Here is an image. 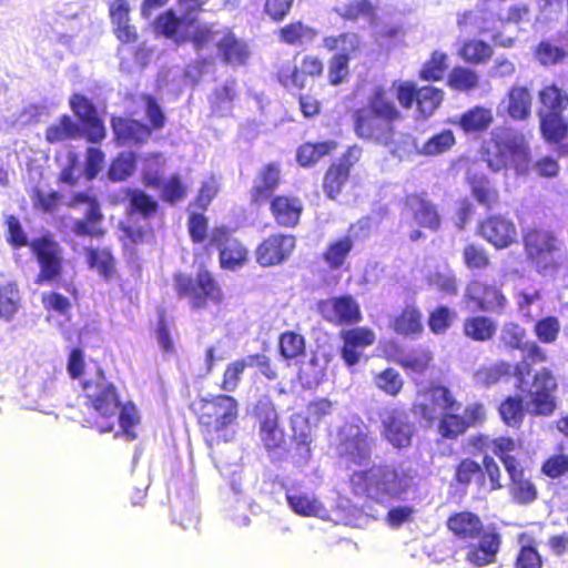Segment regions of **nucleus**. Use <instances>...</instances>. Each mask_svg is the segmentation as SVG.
<instances>
[{
	"instance_id": "obj_35",
	"label": "nucleus",
	"mask_w": 568,
	"mask_h": 568,
	"mask_svg": "<svg viewBox=\"0 0 568 568\" xmlns=\"http://www.w3.org/2000/svg\"><path fill=\"white\" fill-rule=\"evenodd\" d=\"M473 199L486 211H491L500 203L498 189L485 174L471 173L466 178Z\"/></svg>"
},
{
	"instance_id": "obj_62",
	"label": "nucleus",
	"mask_w": 568,
	"mask_h": 568,
	"mask_svg": "<svg viewBox=\"0 0 568 568\" xmlns=\"http://www.w3.org/2000/svg\"><path fill=\"white\" fill-rule=\"evenodd\" d=\"M20 306V293L17 283L0 284V318L11 321Z\"/></svg>"
},
{
	"instance_id": "obj_47",
	"label": "nucleus",
	"mask_w": 568,
	"mask_h": 568,
	"mask_svg": "<svg viewBox=\"0 0 568 568\" xmlns=\"http://www.w3.org/2000/svg\"><path fill=\"white\" fill-rule=\"evenodd\" d=\"M513 366L506 361L484 364L474 372V381L483 387H490L511 376Z\"/></svg>"
},
{
	"instance_id": "obj_38",
	"label": "nucleus",
	"mask_w": 568,
	"mask_h": 568,
	"mask_svg": "<svg viewBox=\"0 0 568 568\" xmlns=\"http://www.w3.org/2000/svg\"><path fill=\"white\" fill-rule=\"evenodd\" d=\"M353 248V237L349 234L343 235L327 243L321 258L329 271H338L347 266Z\"/></svg>"
},
{
	"instance_id": "obj_36",
	"label": "nucleus",
	"mask_w": 568,
	"mask_h": 568,
	"mask_svg": "<svg viewBox=\"0 0 568 568\" xmlns=\"http://www.w3.org/2000/svg\"><path fill=\"white\" fill-rule=\"evenodd\" d=\"M125 196L128 199L125 211L129 217L149 221L160 213L159 202L144 190L128 187Z\"/></svg>"
},
{
	"instance_id": "obj_18",
	"label": "nucleus",
	"mask_w": 568,
	"mask_h": 568,
	"mask_svg": "<svg viewBox=\"0 0 568 568\" xmlns=\"http://www.w3.org/2000/svg\"><path fill=\"white\" fill-rule=\"evenodd\" d=\"M558 379L555 373L542 367L531 376L530 399L531 414L535 416H551L557 409Z\"/></svg>"
},
{
	"instance_id": "obj_6",
	"label": "nucleus",
	"mask_w": 568,
	"mask_h": 568,
	"mask_svg": "<svg viewBox=\"0 0 568 568\" xmlns=\"http://www.w3.org/2000/svg\"><path fill=\"white\" fill-rule=\"evenodd\" d=\"M191 410L196 417L200 433L209 448L231 438L226 429L239 418L237 400L226 394L199 397L191 404Z\"/></svg>"
},
{
	"instance_id": "obj_22",
	"label": "nucleus",
	"mask_w": 568,
	"mask_h": 568,
	"mask_svg": "<svg viewBox=\"0 0 568 568\" xmlns=\"http://www.w3.org/2000/svg\"><path fill=\"white\" fill-rule=\"evenodd\" d=\"M414 433L415 427L406 409L392 407L385 410L382 417L381 435L394 448L403 449L409 447Z\"/></svg>"
},
{
	"instance_id": "obj_60",
	"label": "nucleus",
	"mask_w": 568,
	"mask_h": 568,
	"mask_svg": "<svg viewBox=\"0 0 568 568\" xmlns=\"http://www.w3.org/2000/svg\"><path fill=\"white\" fill-rule=\"evenodd\" d=\"M102 221L103 214L101 210L87 211L83 219L74 221L72 232L77 236L101 239L105 234V230L101 226Z\"/></svg>"
},
{
	"instance_id": "obj_9",
	"label": "nucleus",
	"mask_w": 568,
	"mask_h": 568,
	"mask_svg": "<svg viewBox=\"0 0 568 568\" xmlns=\"http://www.w3.org/2000/svg\"><path fill=\"white\" fill-rule=\"evenodd\" d=\"M173 282L178 297L186 300L192 311L220 307L225 301L220 282L205 265H202L194 276L182 272L175 273Z\"/></svg>"
},
{
	"instance_id": "obj_59",
	"label": "nucleus",
	"mask_w": 568,
	"mask_h": 568,
	"mask_svg": "<svg viewBox=\"0 0 568 568\" xmlns=\"http://www.w3.org/2000/svg\"><path fill=\"white\" fill-rule=\"evenodd\" d=\"M373 383L375 387L389 397H397L404 388V378L394 367L374 374Z\"/></svg>"
},
{
	"instance_id": "obj_45",
	"label": "nucleus",
	"mask_w": 568,
	"mask_h": 568,
	"mask_svg": "<svg viewBox=\"0 0 568 568\" xmlns=\"http://www.w3.org/2000/svg\"><path fill=\"white\" fill-rule=\"evenodd\" d=\"M373 443L367 430L358 429L344 440L345 454L354 464L362 465L371 459Z\"/></svg>"
},
{
	"instance_id": "obj_10",
	"label": "nucleus",
	"mask_w": 568,
	"mask_h": 568,
	"mask_svg": "<svg viewBox=\"0 0 568 568\" xmlns=\"http://www.w3.org/2000/svg\"><path fill=\"white\" fill-rule=\"evenodd\" d=\"M463 448L469 454L465 445H463ZM470 455L477 456L478 454L470 453ZM481 455L480 463L471 457L459 459L454 467V481L463 487L474 484L479 491L503 489V474L498 463L488 454V450Z\"/></svg>"
},
{
	"instance_id": "obj_30",
	"label": "nucleus",
	"mask_w": 568,
	"mask_h": 568,
	"mask_svg": "<svg viewBox=\"0 0 568 568\" xmlns=\"http://www.w3.org/2000/svg\"><path fill=\"white\" fill-rule=\"evenodd\" d=\"M111 129L113 140L118 145H141L151 136V129L148 124L124 116H112Z\"/></svg>"
},
{
	"instance_id": "obj_37",
	"label": "nucleus",
	"mask_w": 568,
	"mask_h": 568,
	"mask_svg": "<svg viewBox=\"0 0 568 568\" xmlns=\"http://www.w3.org/2000/svg\"><path fill=\"white\" fill-rule=\"evenodd\" d=\"M221 60L232 67L244 65L250 58L247 44L232 31H227L216 43Z\"/></svg>"
},
{
	"instance_id": "obj_56",
	"label": "nucleus",
	"mask_w": 568,
	"mask_h": 568,
	"mask_svg": "<svg viewBox=\"0 0 568 568\" xmlns=\"http://www.w3.org/2000/svg\"><path fill=\"white\" fill-rule=\"evenodd\" d=\"M334 11L346 22H356L359 19L373 20L376 17V9L371 0H351L335 8Z\"/></svg>"
},
{
	"instance_id": "obj_34",
	"label": "nucleus",
	"mask_w": 568,
	"mask_h": 568,
	"mask_svg": "<svg viewBox=\"0 0 568 568\" xmlns=\"http://www.w3.org/2000/svg\"><path fill=\"white\" fill-rule=\"evenodd\" d=\"M494 121L493 109L477 104L463 112L454 123L465 134H481L490 129Z\"/></svg>"
},
{
	"instance_id": "obj_44",
	"label": "nucleus",
	"mask_w": 568,
	"mask_h": 568,
	"mask_svg": "<svg viewBox=\"0 0 568 568\" xmlns=\"http://www.w3.org/2000/svg\"><path fill=\"white\" fill-rule=\"evenodd\" d=\"M276 36L283 44L302 47L307 42H312L317 36V31L302 20H293L278 28Z\"/></svg>"
},
{
	"instance_id": "obj_11",
	"label": "nucleus",
	"mask_w": 568,
	"mask_h": 568,
	"mask_svg": "<svg viewBox=\"0 0 568 568\" xmlns=\"http://www.w3.org/2000/svg\"><path fill=\"white\" fill-rule=\"evenodd\" d=\"M521 242L526 258L538 270L557 267L556 257L562 243L552 230L539 226L523 229Z\"/></svg>"
},
{
	"instance_id": "obj_24",
	"label": "nucleus",
	"mask_w": 568,
	"mask_h": 568,
	"mask_svg": "<svg viewBox=\"0 0 568 568\" xmlns=\"http://www.w3.org/2000/svg\"><path fill=\"white\" fill-rule=\"evenodd\" d=\"M338 336L342 341L339 355L348 367L357 365L361 362L364 351L373 346L376 341L375 332L367 326H355L342 329Z\"/></svg>"
},
{
	"instance_id": "obj_27",
	"label": "nucleus",
	"mask_w": 568,
	"mask_h": 568,
	"mask_svg": "<svg viewBox=\"0 0 568 568\" xmlns=\"http://www.w3.org/2000/svg\"><path fill=\"white\" fill-rule=\"evenodd\" d=\"M196 18L190 14L179 17L173 9L160 13L154 22V30L175 44L181 45L187 42V30L194 27Z\"/></svg>"
},
{
	"instance_id": "obj_58",
	"label": "nucleus",
	"mask_w": 568,
	"mask_h": 568,
	"mask_svg": "<svg viewBox=\"0 0 568 568\" xmlns=\"http://www.w3.org/2000/svg\"><path fill=\"white\" fill-rule=\"evenodd\" d=\"M433 359V353L428 348L418 347L408 355L393 361L407 373L424 374L430 368Z\"/></svg>"
},
{
	"instance_id": "obj_40",
	"label": "nucleus",
	"mask_w": 568,
	"mask_h": 568,
	"mask_svg": "<svg viewBox=\"0 0 568 568\" xmlns=\"http://www.w3.org/2000/svg\"><path fill=\"white\" fill-rule=\"evenodd\" d=\"M390 327L397 335L419 336L424 332L423 314L416 305H406L392 318Z\"/></svg>"
},
{
	"instance_id": "obj_39",
	"label": "nucleus",
	"mask_w": 568,
	"mask_h": 568,
	"mask_svg": "<svg viewBox=\"0 0 568 568\" xmlns=\"http://www.w3.org/2000/svg\"><path fill=\"white\" fill-rule=\"evenodd\" d=\"M538 100L539 119L542 115H562L568 108V93L555 83L544 85L538 92Z\"/></svg>"
},
{
	"instance_id": "obj_19",
	"label": "nucleus",
	"mask_w": 568,
	"mask_h": 568,
	"mask_svg": "<svg viewBox=\"0 0 568 568\" xmlns=\"http://www.w3.org/2000/svg\"><path fill=\"white\" fill-rule=\"evenodd\" d=\"M333 403L327 398H317L307 404V418L302 414L291 416L292 440L296 445L297 454L301 457H308L311 453V429L308 420L320 423L332 413Z\"/></svg>"
},
{
	"instance_id": "obj_51",
	"label": "nucleus",
	"mask_w": 568,
	"mask_h": 568,
	"mask_svg": "<svg viewBox=\"0 0 568 568\" xmlns=\"http://www.w3.org/2000/svg\"><path fill=\"white\" fill-rule=\"evenodd\" d=\"M493 54V47L480 39H468L463 42L458 50L460 59L473 65L487 63L491 59Z\"/></svg>"
},
{
	"instance_id": "obj_8",
	"label": "nucleus",
	"mask_w": 568,
	"mask_h": 568,
	"mask_svg": "<svg viewBox=\"0 0 568 568\" xmlns=\"http://www.w3.org/2000/svg\"><path fill=\"white\" fill-rule=\"evenodd\" d=\"M81 386L85 406L93 412V417L88 419L90 427L100 433L112 432L122 404L118 387L102 372L93 378L84 379Z\"/></svg>"
},
{
	"instance_id": "obj_41",
	"label": "nucleus",
	"mask_w": 568,
	"mask_h": 568,
	"mask_svg": "<svg viewBox=\"0 0 568 568\" xmlns=\"http://www.w3.org/2000/svg\"><path fill=\"white\" fill-rule=\"evenodd\" d=\"M89 268L94 270L103 280L110 281L116 275V260L109 247H84Z\"/></svg>"
},
{
	"instance_id": "obj_54",
	"label": "nucleus",
	"mask_w": 568,
	"mask_h": 568,
	"mask_svg": "<svg viewBox=\"0 0 568 568\" xmlns=\"http://www.w3.org/2000/svg\"><path fill=\"white\" fill-rule=\"evenodd\" d=\"M159 190L160 200L172 206L183 202L189 195V186L178 173L171 174L166 180H163Z\"/></svg>"
},
{
	"instance_id": "obj_32",
	"label": "nucleus",
	"mask_w": 568,
	"mask_h": 568,
	"mask_svg": "<svg viewBox=\"0 0 568 568\" xmlns=\"http://www.w3.org/2000/svg\"><path fill=\"white\" fill-rule=\"evenodd\" d=\"M496 146L498 148L496 158L487 159L489 168L494 171L505 168L509 158L529 154V148L523 134H506L496 141Z\"/></svg>"
},
{
	"instance_id": "obj_21",
	"label": "nucleus",
	"mask_w": 568,
	"mask_h": 568,
	"mask_svg": "<svg viewBox=\"0 0 568 568\" xmlns=\"http://www.w3.org/2000/svg\"><path fill=\"white\" fill-rule=\"evenodd\" d=\"M476 233L496 250H505L518 242L516 224L501 214H490L480 220Z\"/></svg>"
},
{
	"instance_id": "obj_42",
	"label": "nucleus",
	"mask_w": 568,
	"mask_h": 568,
	"mask_svg": "<svg viewBox=\"0 0 568 568\" xmlns=\"http://www.w3.org/2000/svg\"><path fill=\"white\" fill-rule=\"evenodd\" d=\"M497 331L496 322L481 314L470 315L464 318L462 324L463 335L477 343H486L493 339Z\"/></svg>"
},
{
	"instance_id": "obj_50",
	"label": "nucleus",
	"mask_w": 568,
	"mask_h": 568,
	"mask_svg": "<svg viewBox=\"0 0 568 568\" xmlns=\"http://www.w3.org/2000/svg\"><path fill=\"white\" fill-rule=\"evenodd\" d=\"M277 347L283 359L297 361L306 354V339L295 331H285L278 336Z\"/></svg>"
},
{
	"instance_id": "obj_13",
	"label": "nucleus",
	"mask_w": 568,
	"mask_h": 568,
	"mask_svg": "<svg viewBox=\"0 0 568 568\" xmlns=\"http://www.w3.org/2000/svg\"><path fill=\"white\" fill-rule=\"evenodd\" d=\"M29 248L39 266L36 284L44 285L58 282L63 274L64 257L63 248L53 235L45 233L32 239Z\"/></svg>"
},
{
	"instance_id": "obj_14",
	"label": "nucleus",
	"mask_w": 568,
	"mask_h": 568,
	"mask_svg": "<svg viewBox=\"0 0 568 568\" xmlns=\"http://www.w3.org/2000/svg\"><path fill=\"white\" fill-rule=\"evenodd\" d=\"M393 88L399 105L405 110H410L415 105L417 113L424 119L436 112L445 97L444 90L439 88L417 87L413 81L394 82Z\"/></svg>"
},
{
	"instance_id": "obj_25",
	"label": "nucleus",
	"mask_w": 568,
	"mask_h": 568,
	"mask_svg": "<svg viewBox=\"0 0 568 568\" xmlns=\"http://www.w3.org/2000/svg\"><path fill=\"white\" fill-rule=\"evenodd\" d=\"M295 245L296 239L294 235L270 234L255 248L256 263L263 267L282 264L291 256Z\"/></svg>"
},
{
	"instance_id": "obj_63",
	"label": "nucleus",
	"mask_w": 568,
	"mask_h": 568,
	"mask_svg": "<svg viewBox=\"0 0 568 568\" xmlns=\"http://www.w3.org/2000/svg\"><path fill=\"white\" fill-rule=\"evenodd\" d=\"M535 59L544 67L559 64L568 57V51L551 40H541L534 49Z\"/></svg>"
},
{
	"instance_id": "obj_52",
	"label": "nucleus",
	"mask_w": 568,
	"mask_h": 568,
	"mask_svg": "<svg viewBox=\"0 0 568 568\" xmlns=\"http://www.w3.org/2000/svg\"><path fill=\"white\" fill-rule=\"evenodd\" d=\"M326 376V366L316 356L308 361H301L297 369V381L303 388L313 389L323 383Z\"/></svg>"
},
{
	"instance_id": "obj_26",
	"label": "nucleus",
	"mask_w": 568,
	"mask_h": 568,
	"mask_svg": "<svg viewBox=\"0 0 568 568\" xmlns=\"http://www.w3.org/2000/svg\"><path fill=\"white\" fill-rule=\"evenodd\" d=\"M323 317L336 326H353L363 320L361 306L348 294L334 296L320 305Z\"/></svg>"
},
{
	"instance_id": "obj_48",
	"label": "nucleus",
	"mask_w": 568,
	"mask_h": 568,
	"mask_svg": "<svg viewBox=\"0 0 568 568\" xmlns=\"http://www.w3.org/2000/svg\"><path fill=\"white\" fill-rule=\"evenodd\" d=\"M337 149V142L333 140L322 142H305L298 146L296 161L303 168L315 165L323 158L329 155Z\"/></svg>"
},
{
	"instance_id": "obj_43",
	"label": "nucleus",
	"mask_w": 568,
	"mask_h": 568,
	"mask_svg": "<svg viewBox=\"0 0 568 568\" xmlns=\"http://www.w3.org/2000/svg\"><path fill=\"white\" fill-rule=\"evenodd\" d=\"M532 99L525 85H514L506 95V112L515 121H526L531 115Z\"/></svg>"
},
{
	"instance_id": "obj_16",
	"label": "nucleus",
	"mask_w": 568,
	"mask_h": 568,
	"mask_svg": "<svg viewBox=\"0 0 568 568\" xmlns=\"http://www.w3.org/2000/svg\"><path fill=\"white\" fill-rule=\"evenodd\" d=\"M253 416L258 424V436L268 453L283 449L286 444L284 428L274 403L268 397L260 398L253 407Z\"/></svg>"
},
{
	"instance_id": "obj_29",
	"label": "nucleus",
	"mask_w": 568,
	"mask_h": 568,
	"mask_svg": "<svg viewBox=\"0 0 568 568\" xmlns=\"http://www.w3.org/2000/svg\"><path fill=\"white\" fill-rule=\"evenodd\" d=\"M282 182L281 168L276 162H270L263 165L255 178L254 184L250 190V203L255 207L264 205L274 196V192Z\"/></svg>"
},
{
	"instance_id": "obj_23",
	"label": "nucleus",
	"mask_w": 568,
	"mask_h": 568,
	"mask_svg": "<svg viewBox=\"0 0 568 568\" xmlns=\"http://www.w3.org/2000/svg\"><path fill=\"white\" fill-rule=\"evenodd\" d=\"M69 104L83 125L85 140L94 144L102 142L106 136V130L93 102L81 93H73Z\"/></svg>"
},
{
	"instance_id": "obj_1",
	"label": "nucleus",
	"mask_w": 568,
	"mask_h": 568,
	"mask_svg": "<svg viewBox=\"0 0 568 568\" xmlns=\"http://www.w3.org/2000/svg\"><path fill=\"white\" fill-rule=\"evenodd\" d=\"M351 119L358 139L388 148L393 155H399L395 125L404 115L384 85H376L367 103L352 111Z\"/></svg>"
},
{
	"instance_id": "obj_3",
	"label": "nucleus",
	"mask_w": 568,
	"mask_h": 568,
	"mask_svg": "<svg viewBox=\"0 0 568 568\" xmlns=\"http://www.w3.org/2000/svg\"><path fill=\"white\" fill-rule=\"evenodd\" d=\"M518 446L517 440L508 435L491 437L487 433H475L466 439L465 447L471 454H483L491 449L500 460L508 475V490L517 505H529L538 498V489L527 475L520 460L511 455Z\"/></svg>"
},
{
	"instance_id": "obj_61",
	"label": "nucleus",
	"mask_w": 568,
	"mask_h": 568,
	"mask_svg": "<svg viewBox=\"0 0 568 568\" xmlns=\"http://www.w3.org/2000/svg\"><path fill=\"white\" fill-rule=\"evenodd\" d=\"M524 359L515 366L514 375L517 379L524 381V377L530 375L531 366L547 362L546 351L537 342H527L525 344Z\"/></svg>"
},
{
	"instance_id": "obj_46",
	"label": "nucleus",
	"mask_w": 568,
	"mask_h": 568,
	"mask_svg": "<svg viewBox=\"0 0 568 568\" xmlns=\"http://www.w3.org/2000/svg\"><path fill=\"white\" fill-rule=\"evenodd\" d=\"M498 415L504 425L518 429L525 419L526 407L520 395L506 396L498 405Z\"/></svg>"
},
{
	"instance_id": "obj_53",
	"label": "nucleus",
	"mask_w": 568,
	"mask_h": 568,
	"mask_svg": "<svg viewBox=\"0 0 568 568\" xmlns=\"http://www.w3.org/2000/svg\"><path fill=\"white\" fill-rule=\"evenodd\" d=\"M80 134V128L70 115H61L55 123L45 129L44 138L49 144L73 140Z\"/></svg>"
},
{
	"instance_id": "obj_28",
	"label": "nucleus",
	"mask_w": 568,
	"mask_h": 568,
	"mask_svg": "<svg viewBox=\"0 0 568 568\" xmlns=\"http://www.w3.org/2000/svg\"><path fill=\"white\" fill-rule=\"evenodd\" d=\"M266 203H268L270 213L277 226L295 229L300 224L304 211L300 197L290 194H277Z\"/></svg>"
},
{
	"instance_id": "obj_49",
	"label": "nucleus",
	"mask_w": 568,
	"mask_h": 568,
	"mask_svg": "<svg viewBox=\"0 0 568 568\" xmlns=\"http://www.w3.org/2000/svg\"><path fill=\"white\" fill-rule=\"evenodd\" d=\"M285 498L290 508L302 517H315L324 509L322 503L313 494L291 490L286 493Z\"/></svg>"
},
{
	"instance_id": "obj_57",
	"label": "nucleus",
	"mask_w": 568,
	"mask_h": 568,
	"mask_svg": "<svg viewBox=\"0 0 568 568\" xmlns=\"http://www.w3.org/2000/svg\"><path fill=\"white\" fill-rule=\"evenodd\" d=\"M479 74L467 67H454L448 74L447 85L457 92H471L479 88Z\"/></svg>"
},
{
	"instance_id": "obj_31",
	"label": "nucleus",
	"mask_w": 568,
	"mask_h": 568,
	"mask_svg": "<svg viewBox=\"0 0 568 568\" xmlns=\"http://www.w3.org/2000/svg\"><path fill=\"white\" fill-rule=\"evenodd\" d=\"M539 128L544 140L555 145L559 155H568V120L562 115H542Z\"/></svg>"
},
{
	"instance_id": "obj_33",
	"label": "nucleus",
	"mask_w": 568,
	"mask_h": 568,
	"mask_svg": "<svg viewBox=\"0 0 568 568\" xmlns=\"http://www.w3.org/2000/svg\"><path fill=\"white\" fill-rule=\"evenodd\" d=\"M323 48L334 54H344L348 60L359 57L365 48L363 38L354 31L326 36L322 40Z\"/></svg>"
},
{
	"instance_id": "obj_15",
	"label": "nucleus",
	"mask_w": 568,
	"mask_h": 568,
	"mask_svg": "<svg viewBox=\"0 0 568 568\" xmlns=\"http://www.w3.org/2000/svg\"><path fill=\"white\" fill-rule=\"evenodd\" d=\"M324 73V61L316 54L302 55L298 64L282 63L276 68L275 80L286 90L302 92L307 84V79H318Z\"/></svg>"
},
{
	"instance_id": "obj_55",
	"label": "nucleus",
	"mask_w": 568,
	"mask_h": 568,
	"mask_svg": "<svg viewBox=\"0 0 568 568\" xmlns=\"http://www.w3.org/2000/svg\"><path fill=\"white\" fill-rule=\"evenodd\" d=\"M136 170V155L131 151H123L111 160L108 178L112 182H123L131 178Z\"/></svg>"
},
{
	"instance_id": "obj_64",
	"label": "nucleus",
	"mask_w": 568,
	"mask_h": 568,
	"mask_svg": "<svg viewBox=\"0 0 568 568\" xmlns=\"http://www.w3.org/2000/svg\"><path fill=\"white\" fill-rule=\"evenodd\" d=\"M527 332L516 322H507L499 334L500 346L506 351H525Z\"/></svg>"
},
{
	"instance_id": "obj_20",
	"label": "nucleus",
	"mask_w": 568,
	"mask_h": 568,
	"mask_svg": "<svg viewBox=\"0 0 568 568\" xmlns=\"http://www.w3.org/2000/svg\"><path fill=\"white\" fill-rule=\"evenodd\" d=\"M464 301L486 313L501 314L507 306V297L501 287L495 282L488 283L479 278L471 280L467 284Z\"/></svg>"
},
{
	"instance_id": "obj_2",
	"label": "nucleus",
	"mask_w": 568,
	"mask_h": 568,
	"mask_svg": "<svg viewBox=\"0 0 568 568\" xmlns=\"http://www.w3.org/2000/svg\"><path fill=\"white\" fill-rule=\"evenodd\" d=\"M187 232L191 242L200 245L194 250V261L210 258L213 248L219 252V264L222 270L242 268L248 261L250 251L245 244L234 236L227 225H216L209 232V220L203 213L192 212L187 216Z\"/></svg>"
},
{
	"instance_id": "obj_5",
	"label": "nucleus",
	"mask_w": 568,
	"mask_h": 568,
	"mask_svg": "<svg viewBox=\"0 0 568 568\" xmlns=\"http://www.w3.org/2000/svg\"><path fill=\"white\" fill-rule=\"evenodd\" d=\"M433 403L442 408L437 420V434L443 439L456 440L470 428L481 426L487 422V409L484 403L474 402L465 406L459 414L462 404L444 385L430 387Z\"/></svg>"
},
{
	"instance_id": "obj_7",
	"label": "nucleus",
	"mask_w": 568,
	"mask_h": 568,
	"mask_svg": "<svg viewBox=\"0 0 568 568\" xmlns=\"http://www.w3.org/2000/svg\"><path fill=\"white\" fill-rule=\"evenodd\" d=\"M413 479L408 470L388 464H378L353 473L351 484L355 491L362 493L376 503H384L402 498L413 486Z\"/></svg>"
},
{
	"instance_id": "obj_12",
	"label": "nucleus",
	"mask_w": 568,
	"mask_h": 568,
	"mask_svg": "<svg viewBox=\"0 0 568 568\" xmlns=\"http://www.w3.org/2000/svg\"><path fill=\"white\" fill-rule=\"evenodd\" d=\"M402 213L406 214L417 226L408 234L410 242H417L425 237L423 229L433 233H437L442 229L443 217L438 205L424 191L406 193L402 199Z\"/></svg>"
},
{
	"instance_id": "obj_17",
	"label": "nucleus",
	"mask_w": 568,
	"mask_h": 568,
	"mask_svg": "<svg viewBox=\"0 0 568 568\" xmlns=\"http://www.w3.org/2000/svg\"><path fill=\"white\" fill-rule=\"evenodd\" d=\"M363 149L357 145L348 146L342 155L331 162L322 181V189L329 200H337L347 185L353 168L361 161Z\"/></svg>"
},
{
	"instance_id": "obj_4",
	"label": "nucleus",
	"mask_w": 568,
	"mask_h": 568,
	"mask_svg": "<svg viewBox=\"0 0 568 568\" xmlns=\"http://www.w3.org/2000/svg\"><path fill=\"white\" fill-rule=\"evenodd\" d=\"M446 527L458 540L473 541L466 554V560L475 567L494 564L501 546V536L495 527L486 528L481 518L470 511L453 513L446 520Z\"/></svg>"
}]
</instances>
